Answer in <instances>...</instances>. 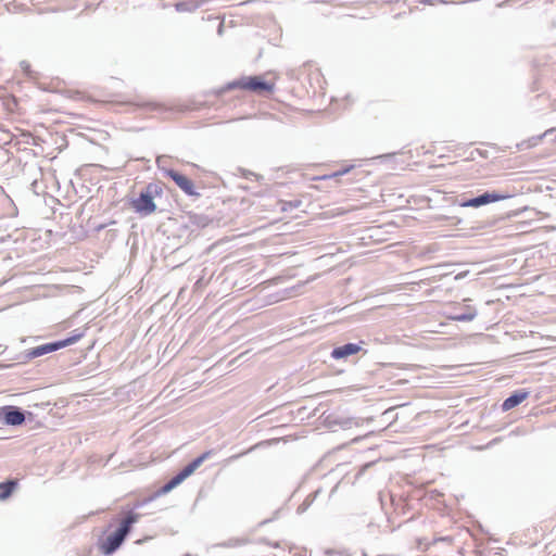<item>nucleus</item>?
Masks as SVG:
<instances>
[{"mask_svg": "<svg viewBox=\"0 0 556 556\" xmlns=\"http://www.w3.org/2000/svg\"><path fill=\"white\" fill-rule=\"evenodd\" d=\"M139 518V514L128 511L119 521L118 527L101 541L100 549L102 554L106 556L114 554L122 546Z\"/></svg>", "mask_w": 556, "mask_h": 556, "instance_id": "obj_1", "label": "nucleus"}, {"mask_svg": "<svg viewBox=\"0 0 556 556\" xmlns=\"http://www.w3.org/2000/svg\"><path fill=\"white\" fill-rule=\"evenodd\" d=\"M213 451H206L202 453L200 456L194 458L188 465H186L177 475L170 478L161 489L160 494H165L176 486H178L182 481H185L189 476H191L206 459L211 457Z\"/></svg>", "mask_w": 556, "mask_h": 556, "instance_id": "obj_2", "label": "nucleus"}, {"mask_svg": "<svg viewBox=\"0 0 556 556\" xmlns=\"http://www.w3.org/2000/svg\"><path fill=\"white\" fill-rule=\"evenodd\" d=\"M159 191H161V189L157 185L149 184L143 190H141L138 198L130 201L131 207L142 216H148L154 213L156 205L153 199Z\"/></svg>", "mask_w": 556, "mask_h": 556, "instance_id": "obj_3", "label": "nucleus"}, {"mask_svg": "<svg viewBox=\"0 0 556 556\" xmlns=\"http://www.w3.org/2000/svg\"><path fill=\"white\" fill-rule=\"evenodd\" d=\"M83 332H77L66 339L43 343L38 346L28 349L25 352V358L33 359L55 352L58 350H61L63 348H66L78 342L83 338Z\"/></svg>", "mask_w": 556, "mask_h": 556, "instance_id": "obj_4", "label": "nucleus"}, {"mask_svg": "<svg viewBox=\"0 0 556 556\" xmlns=\"http://www.w3.org/2000/svg\"><path fill=\"white\" fill-rule=\"evenodd\" d=\"M235 88L250 90L257 93H265L273 91L274 84L264 80L262 76H245L228 84L227 86L228 90Z\"/></svg>", "mask_w": 556, "mask_h": 556, "instance_id": "obj_5", "label": "nucleus"}, {"mask_svg": "<svg viewBox=\"0 0 556 556\" xmlns=\"http://www.w3.org/2000/svg\"><path fill=\"white\" fill-rule=\"evenodd\" d=\"M509 195L496 191H485L477 197L464 199L459 202L462 207H480L493 202L507 199Z\"/></svg>", "mask_w": 556, "mask_h": 556, "instance_id": "obj_6", "label": "nucleus"}, {"mask_svg": "<svg viewBox=\"0 0 556 556\" xmlns=\"http://www.w3.org/2000/svg\"><path fill=\"white\" fill-rule=\"evenodd\" d=\"M0 420L8 426H20L25 421V414L17 406L5 405L0 407Z\"/></svg>", "mask_w": 556, "mask_h": 556, "instance_id": "obj_7", "label": "nucleus"}, {"mask_svg": "<svg viewBox=\"0 0 556 556\" xmlns=\"http://www.w3.org/2000/svg\"><path fill=\"white\" fill-rule=\"evenodd\" d=\"M167 177H169L187 195L190 197H200V193L195 190L193 181L189 179L184 174L175 170L168 169L166 172Z\"/></svg>", "mask_w": 556, "mask_h": 556, "instance_id": "obj_8", "label": "nucleus"}, {"mask_svg": "<svg viewBox=\"0 0 556 556\" xmlns=\"http://www.w3.org/2000/svg\"><path fill=\"white\" fill-rule=\"evenodd\" d=\"M362 346L357 343H346L332 349L330 355L333 359H346L349 356L357 354Z\"/></svg>", "mask_w": 556, "mask_h": 556, "instance_id": "obj_9", "label": "nucleus"}, {"mask_svg": "<svg viewBox=\"0 0 556 556\" xmlns=\"http://www.w3.org/2000/svg\"><path fill=\"white\" fill-rule=\"evenodd\" d=\"M529 395V392L523 390H518L511 393L507 399L502 403V409L504 412L510 410L511 408L521 404Z\"/></svg>", "mask_w": 556, "mask_h": 556, "instance_id": "obj_10", "label": "nucleus"}, {"mask_svg": "<svg viewBox=\"0 0 556 556\" xmlns=\"http://www.w3.org/2000/svg\"><path fill=\"white\" fill-rule=\"evenodd\" d=\"M477 316V309L473 306L466 305L464 307H460L455 313L451 314L448 316L450 319L455 321H471Z\"/></svg>", "mask_w": 556, "mask_h": 556, "instance_id": "obj_11", "label": "nucleus"}, {"mask_svg": "<svg viewBox=\"0 0 556 556\" xmlns=\"http://www.w3.org/2000/svg\"><path fill=\"white\" fill-rule=\"evenodd\" d=\"M17 485L18 481L16 479H8L0 482V501L8 500L13 494Z\"/></svg>", "mask_w": 556, "mask_h": 556, "instance_id": "obj_12", "label": "nucleus"}, {"mask_svg": "<svg viewBox=\"0 0 556 556\" xmlns=\"http://www.w3.org/2000/svg\"><path fill=\"white\" fill-rule=\"evenodd\" d=\"M319 494V491H315L306 496V498L303 501L301 505H299L296 511L298 514H303L308 509V507L312 505V503L315 501L317 495Z\"/></svg>", "mask_w": 556, "mask_h": 556, "instance_id": "obj_13", "label": "nucleus"}, {"mask_svg": "<svg viewBox=\"0 0 556 556\" xmlns=\"http://www.w3.org/2000/svg\"><path fill=\"white\" fill-rule=\"evenodd\" d=\"M300 204H301L300 200L283 202L282 210L283 211L293 210V208L299 207Z\"/></svg>", "mask_w": 556, "mask_h": 556, "instance_id": "obj_14", "label": "nucleus"}, {"mask_svg": "<svg viewBox=\"0 0 556 556\" xmlns=\"http://www.w3.org/2000/svg\"><path fill=\"white\" fill-rule=\"evenodd\" d=\"M252 448L245 451V452H242V453H239V454H235V455H231L226 462L227 463H231V462H235L237 459H239L241 456L245 455L248 452H250Z\"/></svg>", "mask_w": 556, "mask_h": 556, "instance_id": "obj_15", "label": "nucleus"}, {"mask_svg": "<svg viewBox=\"0 0 556 556\" xmlns=\"http://www.w3.org/2000/svg\"><path fill=\"white\" fill-rule=\"evenodd\" d=\"M175 7H176L177 11H180V10H182L184 3L179 2Z\"/></svg>", "mask_w": 556, "mask_h": 556, "instance_id": "obj_16", "label": "nucleus"}, {"mask_svg": "<svg viewBox=\"0 0 556 556\" xmlns=\"http://www.w3.org/2000/svg\"><path fill=\"white\" fill-rule=\"evenodd\" d=\"M244 177H248V175H254L252 172L244 170L243 173Z\"/></svg>", "mask_w": 556, "mask_h": 556, "instance_id": "obj_17", "label": "nucleus"}, {"mask_svg": "<svg viewBox=\"0 0 556 556\" xmlns=\"http://www.w3.org/2000/svg\"><path fill=\"white\" fill-rule=\"evenodd\" d=\"M348 172H349V169H344L343 172H340L339 174L342 175V174L348 173Z\"/></svg>", "mask_w": 556, "mask_h": 556, "instance_id": "obj_18", "label": "nucleus"}]
</instances>
